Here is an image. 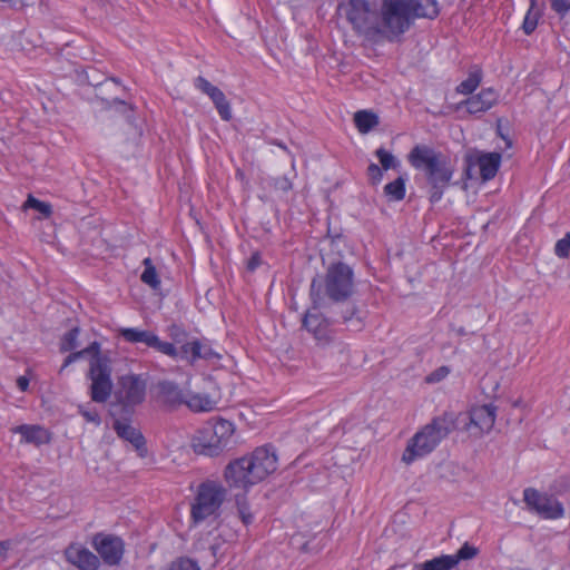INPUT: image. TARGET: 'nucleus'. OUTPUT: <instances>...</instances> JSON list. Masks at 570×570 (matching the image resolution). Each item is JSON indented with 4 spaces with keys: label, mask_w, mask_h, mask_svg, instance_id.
Here are the masks:
<instances>
[{
    "label": "nucleus",
    "mask_w": 570,
    "mask_h": 570,
    "mask_svg": "<svg viewBox=\"0 0 570 570\" xmlns=\"http://www.w3.org/2000/svg\"><path fill=\"white\" fill-rule=\"evenodd\" d=\"M353 292V269L345 263H333L324 276H316L312 279L309 295L313 309L331 308L334 314L333 321L342 322V324L352 323L356 330H360L362 327L360 309L355 303L350 301Z\"/></svg>",
    "instance_id": "1"
},
{
    "label": "nucleus",
    "mask_w": 570,
    "mask_h": 570,
    "mask_svg": "<svg viewBox=\"0 0 570 570\" xmlns=\"http://www.w3.org/2000/svg\"><path fill=\"white\" fill-rule=\"evenodd\" d=\"M277 470V455L271 445L256 448L249 455L230 461L224 470V479L230 489L247 492Z\"/></svg>",
    "instance_id": "2"
},
{
    "label": "nucleus",
    "mask_w": 570,
    "mask_h": 570,
    "mask_svg": "<svg viewBox=\"0 0 570 570\" xmlns=\"http://www.w3.org/2000/svg\"><path fill=\"white\" fill-rule=\"evenodd\" d=\"M407 161L413 168L424 173L430 187L431 204L439 203L454 174L449 157L428 145H415L407 155Z\"/></svg>",
    "instance_id": "3"
},
{
    "label": "nucleus",
    "mask_w": 570,
    "mask_h": 570,
    "mask_svg": "<svg viewBox=\"0 0 570 570\" xmlns=\"http://www.w3.org/2000/svg\"><path fill=\"white\" fill-rule=\"evenodd\" d=\"M71 354L75 361L89 356L90 397L94 402L105 403L112 390L110 352L101 351L100 343L94 341L80 351H71Z\"/></svg>",
    "instance_id": "4"
},
{
    "label": "nucleus",
    "mask_w": 570,
    "mask_h": 570,
    "mask_svg": "<svg viewBox=\"0 0 570 570\" xmlns=\"http://www.w3.org/2000/svg\"><path fill=\"white\" fill-rule=\"evenodd\" d=\"M234 431V424L228 420L208 422L194 436V451L198 454L216 456L227 448Z\"/></svg>",
    "instance_id": "5"
},
{
    "label": "nucleus",
    "mask_w": 570,
    "mask_h": 570,
    "mask_svg": "<svg viewBox=\"0 0 570 570\" xmlns=\"http://www.w3.org/2000/svg\"><path fill=\"white\" fill-rule=\"evenodd\" d=\"M413 22L405 0H382L379 11L380 38L394 41L404 35Z\"/></svg>",
    "instance_id": "6"
},
{
    "label": "nucleus",
    "mask_w": 570,
    "mask_h": 570,
    "mask_svg": "<svg viewBox=\"0 0 570 570\" xmlns=\"http://www.w3.org/2000/svg\"><path fill=\"white\" fill-rule=\"evenodd\" d=\"M338 9L344 11L346 20L357 35L370 40L380 38L379 11L368 0H347L346 3H341Z\"/></svg>",
    "instance_id": "7"
},
{
    "label": "nucleus",
    "mask_w": 570,
    "mask_h": 570,
    "mask_svg": "<svg viewBox=\"0 0 570 570\" xmlns=\"http://www.w3.org/2000/svg\"><path fill=\"white\" fill-rule=\"evenodd\" d=\"M146 396V382L136 374L121 376L119 389L115 393V401L110 404V415L132 416L135 407L144 402Z\"/></svg>",
    "instance_id": "8"
},
{
    "label": "nucleus",
    "mask_w": 570,
    "mask_h": 570,
    "mask_svg": "<svg viewBox=\"0 0 570 570\" xmlns=\"http://www.w3.org/2000/svg\"><path fill=\"white\" fill-rule=\"evenodd\" d=\"M227 490L213 480H206L198 485L195 501L191 504V519L200 523L209 517L217 515L226 499Z\"/></svg>",
    "instance_id": "9"
},
{
    "label": "nucleus",
    "mask_w": 570,
    "mask_h": 570,
    "mask_svg": "<svg viewBox=\"0 0 570 570\" xmlns=\"http://www.w3.org/2000/svg\"><path fill=\"white\" fill-rule=\"evenodd\" d=\"M330 317H326L317 309H309L305 313L302 320V326L313 335L316 344L321 347H326L336 342L335 332L332 328L334 314L328 308Z\"/></svg>",
    "instance_id": "10"
},
{
    "label": "nucleus",
    "mask_w": 570,
    "mask_h": 570,
    "mask_svg": "<svg viewBox=\"0 0 570 570\" xmlns=\"http://www.w3.org/2000/svg\"><path fill=\"white\" fill-rule=\"evenodd\" d=\"M523 501L530 510L544 519L557 520L564 517L563 504L552 494L541 493L533 488L523 491Z\"/></svg>",
    "instance_id": "11"
},
{
    "label": "nucleus",
    "mask_w": 570,
    "mask_h": 570,
    "mask_svg": "<svg viewBox=\"0 0 570 570\" xmlns=\"http://www.w3.org/2000/svg\"><path fill=\"white\" fill-rule=\"evenodd\" d=\"M91 546L97 551L105 564L109 567L120 564L125 553L124 540L116 535L105 532L94 534Z\"/></svg>",
    "instance_id": "12"
},
{
    "label": "nucleus",
    "mask_w": 570,
    "mask_h": 570,
    "mask_svg": "<svg viewBox=\"0 0 570 570\" xmlns=\"http://www.w3.org/2000/svg\"><path fill=\"white\" fill-rule=\"evenodd\" d=\"M460 421L464 422V428L476 429L480 433L490 432L494 425L497 416V406L492 403L476 405L468 414H459Z\"/></svg>",
    "instance_id": "13"
},
{
    "label": "nucleus",
    "mask_w": 570,
    "mask_h": 570,
    "mask_svg": "<svg viewBox=\"0 0 570 570\" xmlns=\"http://www.w3.org/2000/svg\"><path fill=\"white\" fill-rule=\"evenodd\" d=\"M112 417V429L117 436L129 442L140 456L147 452L146 439L142 433L131 425L132 416L110 415Z\"/></svg>",
    "instance_id": "14"
},
{
    "label": "nucleus",
    "mask_w": 570,
    "mask_h": 570,
    "mask_svg": "<svg viewBox=\"0 0 570 570\" xmlns=\"http://www.w3.org/2000/svg\"><path fill=\"white\" fill-rule=\"evenodd\" d=\"M465 168L464 173L468 179L472 178L471 169L474 166H479L480 176L482 180L488 181L495 177L500 163L501 155L498 153H488L482 154L478 157H474L470 154L465 156Z\"/></svg>",
    "instance_id": "15"
},
{
    "label": "nucleus",
    "mask_w": 570,
    "mask_h": 570,
    "mask_svg": "<svg viewBox=\"0 0 570 570\" xmlns=\"http://www.w3.org/2000/svg\"><path fill=\"white\" fill-rule=\"evenodd\" d=\"M460 415L454 412H444L439 416L432 419V421L424 426V430L429 432V436L435 446L440 444L452 431L458 429Z\"/></svg>",
    "instance_id": "16"
},
{
    "label": "nucleus",
    "mask_w": 570,
    "mask_h": 570,
    "mask_svg": "<svg viewBox=\"0 0 570 570\" xmlns=\"http://www.w3.org/2000/svg\"><path fill=\"white\" fill-rule=\"evenodd\" d=\"M460 415L454 412H444L439 416L432 419V421L424 426V430L429 432V436L435 446L440 444L452 431L458 429Z\"/></svg>",
    "instance_id": "17"
},
{
    "label": "nucleus",
    "mask_w": 570,
    "mask_h": 570,
    "mask_svg": "<svg viewBox=\"0 0 570 570\" xmlns=\"http://www.w3.org/2000/svg\"><path fill=\"white\" fill-rule=\"evenodd\" d=\"M195 86L212 99L218 111V115L223 120L229 121L232 119L230 104L227 100L225 94L218 87L212 85L203 76H198L195 79Z\"/></svg>",
    "instance_id": "18"
},
{
    "label": "nucleus",
    "mask_w": 570,
    "mask_h": 570,
    "mask_svg": "<svg viewBox=\"0 0 570 570\" xmlns=\"http://www.w3.org/2000/svg\"><path fill=\"white\" fill-rule=\"evenodd\" d=\"M499 101V94L493 88H483L479 94L470 96L458 105V109L465 107L470 115L483 114Z\"/></svg>",
    "instance_id": "19"
},
{
    "label": "nucleus",
    "mask_w": 570,
    "mask_h": 570,
    "mask_svg": "<svg viewBox=\"0 0 570 570\" xmlns=\"http://www.w3.org/2000/svg\"><path fill=\"white\" fill-rule=\"evenodd\" d=\"M432 440L429 436V432L424 428L416 432L407 443V446L402 455V461L410 464L419 458L431 453L436 446L435 443H431Z\"/></svg>",
    "instance_id": "20"
},
{
    "label": "nucleus",
    "mask_w": 570,
    "mask_h": 570,
    "mask_svg": "<svg viewBox=\"0 0 570 570\" xmlns=\"http://www.w3.org/2000/svg\"><path fill=\"white\" fill-rule=\"evenodd\" d=\"M157 401L168 410H175L186 401V392L173 381H159L156 385Z\"/></svg>",
    "instance_id": "21"
},
{
    "label": "nucleus",
    "mask_w": 570,
    "mask_h": 570,
    "mask_svg": "<svg viewBox=\"0 0 570 570\" xmlns=\"http://www.w3.org/2000/svg\"><path fill=\"white\" fill-rule=\"evenodd\" d=\"M65 553L67 560L79 570H98L100 567L99 557L87 548L70 546Z\"/></svg>",
    "instance_id": "22"
},
{
    "label": "nucleus",
    "mask_w": 570,
    "mask_h": 570,
    "mask_svg": "<svg viewBox=\"0 0 570 570\" xmlns=\"http://www.w3.org/2000/svg\"><path fill=\"white\" fill-rule=\"evenodd\" d=\"M409 13L414 23L415 19H434L439 16L438 0H405Z\"/></svg>",
    "instance_id": "23"
},
{
    "label": "nucleus",
    "mask_w": 570,
    "mask_h": 570,
    "mask_svg": "<svg viewBox=\"0 0 570 570\" xmlns=\"http://www.w3.org/2000/svg\"><path fill=\"white\" fill-rule=\"evenodd\" d=\"M12 431L21 435L22 442L37 446L48 444L51 440L48 430L40 425L21 424L16 426Z\"/></svg>",
    "instance_id": "24"
},
{
    "label": "nucleus",
    "mask_w": 570,
    "mask_h": 570,
    "mask_svg": "<svg viewBox=\"0 0 570 570\" xmlns=\"http://www.w3.org/2000/svg\"><path fill=\"white\" fill-rule=\"evenodd\" d=\"M199 348L200 340L194 338L189 341L187 338L183 344H178L176 346L177 356L175 360L185 361L186 363L194 365L199 360Z\"/></svg>",
    "instance_id": "25"
},
{
    "label": "nucleus",
    "mask_w": 570,
    "mask_h": 570,
    "mask_svg": "<svg viewBox=\"0 0 570 570\" xmlns=\"http://www.w3.org/2000/svg\"><path fill=\"white\" fill-rule=\"evenodd\" d=\"M120 336L129 343H142L146 346L150 347L153 344V341L156 336L155 333L147 331V330H139V328H121L120 330Z\"/></svg>",
    "instance_id": "26"
},
{
    "label": "nucleus",
    "mask_w": 570,
    "mask_h": 570,
    "mask_svg": "<svg viewBox=\"0 0 570 570\" xmlns=\"http://www.w3.org/2000/svg\"><path fill=\"white\" fill-rule=\"evenodd\" d=\"M354 122L362 134H367L379 125V116L373 111L360 110L354 114Z\"/></svg>",
    "instance_id": "27"
},
{
    "label": "nucleus",
    "mask_w": 570,
    "mask_h": 570,
    "mask_svg": "<svg viewBox=\"0 0 570 570\" xmlns=\"http://www.w3.org/2000/svg\"><path fill=\"white\" fill-rule=\"evenodd\" d=\"M194 412H209L214 410L215 402L204 394L189 395L186 393V401L184 402Z\"/></svg>",
    "instance_id": "28"
},
{
    "label": "nucleus",
    "mask_w": 570,
    "mask_h": 570,
    "mask_svg": "<svg viewBox=\"0 0 570 570\" xmlns=\"http://www.w3.org/2000/svg\"><path fill=\"white\" fill-rule=\"evenodd\" d=\"M482 81V70L479 67H473L465 80H463L458 87L456 92L461 95H472L474 90L480 86Z\"/></svg>",
    "instance_id": "29"
},
{
    "label": "nucleus",
    "mask_w": 570,
    "mask_h": 570,
    "mask_svg": "<svg viewBox=\"0 0 570 570\" xmlns=\"http://www.w3.org/2000/svg\"><path fill=\"white\" fill-rule=\"evenodd\" d=\"M405 183L406 179L400 176L384 186V195L389 202H400L404 199L406 191Z\"/></svg>",
    "instance_id": "30"
},
{
    "label": "nucleus",
    "mask_w": 570,
    "mask_h": 570,
    "mask_svg": "<svg viewBox=\"0 0 570 570\" xmlns=\"http://www.w3.org/2000/svg\"><path fill=\"white\" fill-rule=\"evenodd\" d=\"M142 264L145 268L140 275L141 282L150 286L153 289H158L160 287V278L158 276L156 267L153 264L151 258H145Z\"/></svg>",
    "instance_id": "31"
},
{
    "label": "nucleus",
    "mask_w": 570,
    "mask_h": 570,
    "mask_svg": "<svg viewBox=\"0 0 570 570\" xmlns=\"http://www.w3.org/2000/svg\"><path fill=\"white\" fill-rule=\"evenodd\" d=\"M80 327L73 326L68 332H66L59 342V351L61 353L71 352L76 350L79 345L78 338L80 335Z\"/></svg>",
    "instance_id": "32"
},
{
    "label": "nucleus",
    "mask_w": 570,
    "mask_h": 570,
    "mask_svg": "<svg viewBox=\"0 0 570 570\" xmlns=\"http://www.w3.org/2000/svg\"><path fill=\"white\" fill-rule=\"evenodd\" d=\"M455 567V561L450 554H442L423 562V570H451Z\"/></svg>",
    "instance_id": "33"
},
{
    "label": "nucleus",
    "mask_w": 570,
    "mask_h": 570,
    "mask_svg": "<svg viewBox=\"0 0 570 570\" xmlns=\"http://www.w3.org/2000/svg\"><path fill=\"white\" fill-rule=\"evenodd\" d=\"M375 156L377 157L383 170L396 169L400 166V161L383 147L375 150Z\"/></svg>",
    "instance_id": "34"
},
{
    "label": "nucleus",
    "mask_w": 570,
    "mask_h": 570,
    "mask_svg": "<svg viewBox=\"0 0 570 570\" xmlns=\"http://www.w3.org/2000/svg\"><path fill=\"white\" fill-rule=\"evenodd\" d=\"M23 207L36 209L46 218L52 214V206L49 203L41 202L32 195L28 196Z\"/></svg>",
    "instance_id": "35"
},
{
    "label": "nucleus",
    "mask_w": 570,
    "mask_h": 570,
    "mask_svg": "<svg viewBox=\"0 0 570 570\" xmlns=\"http://www.w3.org/2000/svg\"><path fill=\"white\" fill-rule=\"evenodd\" d=\"M235 498H236V505H237V511H238L239 518L242 519V521L245 525L250 524L253 522L254 518H253V514L250 513L249 507L246 502L245 493L242 495L236 494Z\"/></svg>",
    "instance_id": "36"
},
{
    "label": "nucleus",
    "mask_w": 570,
    "mask_h": 570,
    "mask_svg": "<svg viewBox=\"0 0 570 570\" xmlns=\"http://www.w3.org/2000/svg\"><path fill=\"white\" fill-rule=\"evenodd\" d=\"M150 347L171 357L173 360L177 356L175 343L161 341L157 335L155 336Z\"/></svg>",
    "instance_id": "37"
},
{
    "label": "nucleus",
    "mask_w": 570,
    "mask_h": 570,
    "mask_svg": "<svg viewBox=\"0 0 570 570\" xmlns=\"http://www.w3.org/2000/svg\"><path fill=\"white\" fill-rule=\"evenodd\" d=\"M167 334L176 346L178 344H183L184 341L187 340L189 336V334L183 326L175 323L167 327Z\"/></svg>",
    "instance_id": "38"
},
{
    "label": "nucleus",
    "mask_w": 570,
    "mask_h": 570,
    "mask_svg": "<svg viewBox=\"0 0 570 570\" xmlns=\"http://www.w3.org/2000/svg\"><path fill=\"white\" fill-rule=\"evenodd\" d=\"M478 554V549L468 542H465L455 554H450L453 561H455V566L461 560H470L473 559Z\"/></svg>",
    "instance_id": "39"
},
{
    "label": "nucleus",
    "mask_w": 570,
    "mask_h": 570,
    "mask_svg": "<svg viewBox=\"0 0 570 570\" xmlns=\"http://www.w3.org/2000/svg\"><path fill=\"white\" fill-rule=\"evenodd\" d=\"M167 570H200V568L196 561L186 557H180L174 560Z\"/></svg>",
    "instance_id": "40"
},
{
    "label": "nucleus",
    "mask_w": 570,
    "mask_h": 570,
    "mask_svg": "<svg viewBox=\"0 0 570 570\" xmlns=\"http://www.w3.org/2000/svg\"><path fill=\"white\" fill-rule=\"evenodd\" d=\"M383 169L374 163H371L367 167L366 174L368 183L372 186H377L383 179Z\"/></svg>",
    "instance_id": "41"
},
{
    "label": "nucleus",
    "mask_w": 570,
    "mask_h": 570,
    "mask_svg": "<svg viewBox=\"0 0 570 570\" xmlns=\"http://www.w3.org/2000/svg\"><path fill=\"white\" fill-rule=\"evenodd\" d=\"M554 253L560 258H567L570 254V233L559 239L554 247Z\"/></svg>",
    "instance_id": "42"
},
{
    "label": "nucleus",
    "mask_w": 570,
    "mask_h": 570,
    "mask_svg": "<svg viewBox=\"0 0 570 570\" xmlns=\"http://www.w3.org/2000/svg\"><path fill=\"white\" fill-rule=\"evenodd\" d=\"M449 373L450 368L448 366H440L425 377V382L430 384L439 383L444 380Z\"/></svg>",
    "instance_id": "43"
},
{
    "label": "nucleus",
    "mask_w": 570,
    "mask_h": 570,
    "mask_svg": "<svg viewBox=\"0 0 570 570\" xmlns=\"http://www.w3.org/2000/svg\"><path fill=\"white\" fill-rule=\"evenodd\" d=\"M220 355L215 352L210 345L200 341L199 360L214 361L219 360Z\"/></svg>",
    "instance_id": "44"
},
{
    "label": "nucleus",
    "mask_w": 570,
    "mask_h": 570,
    "mask_svg": "<svg viewBox=\"0 0 570 570\" xmlns=\"http://www.w3.org/2000/svg\"><path fill=\"white\" fill-rule=\"evenodd\" d=\"M551 9L556 11L560 18H564V16L570 10V1L569 0H550Z\"/></svg>",
    "instance_id": "45"
},
{
    "label": "nucleus",
    "mask_w": 570,
    "mask_h": 570,
    "mask_svg": "<svg viewBox=\"0 0 570 570\" xmlns=\"http://www.w3.org/2000/svg\"><path fill=\"white\" fill-rule=\"evenodd\" d=\"M537 24H538L537 18L531 17V11L529 10V12L527 13V16L524 18L523 24H522V29H523L524 33L531 35L535 30Z\"/></svg>",
    "instance_id": "46"
},
{
    "label": "nucleus",
    "mask_w": 570,
    "mask_h": 570,
    "mask_svg": "<svg viewBox=\"0 0 570 570\" xmlns=\"http://www.w3.org/2000/svg\"><path fill=\"white\" fill-rule=\"evenodd\" d=\"M273 186L275 189L284 193L289 191L293 187L292 181L285 176L275 178Z\"/></svg>",
    "instance_id": "47"
},
{
    "label": "nucleus",
    "mask_w": 570,
    "mask_h": 570,
    "mask_svg": "<svg viewBox=\"0 0 570 570\" xmlns=\"http://www.w3.org/2000/svg\"><path fill=\"white\" fill-rule=\"evenodd\" d=\"M79 412L80 414L86 419V421L88 422H92L95 424H100V416L98 414V412L96 410H90V411H87V410H83L82 406H79Z\"/></svg>",
    "instance_id": "48"
},
{
    "label": "nucleus",
    "mask_w": 570,
    "mask_h": 570,
    "mask_svg": "<svg viewBox=\"0 0 570 570\" xmlns=\"http://www.w3.org/2000/svg\"><path fill=\"white\" fill-rule=\"evenodd\" d=\"M261 264H262L261 255H259V253L256 252V253L252 254V256L249 257V259L247 262V269L249 272H254Z\"/></svg>",
    "instance_id": "49"
},
{
    "label": "nucleus",
    "mask_w": 570,
    "mask_h": 570,
    "mask_svg": "<svg viewBox=\"0 0 570 570\" xmlns=\"http://www.w3.org/2000/svg\"><path fill=\"white\" fill-rule=\"evenodd\" d=\"M17 386L19 387L20 391L24 392L28 390L29 387V379L26 377V376H19L17 379Z\"/></svg>",
    "instance_id": "50"
},
{
    "label": "nucleus",
    "mask_w": 570,
    "mask_h": 570,
    "mask_svg": "<svg viewBox=\"0 0 570 570\" xmlns=\"http://www.w3.org/2000/svg\"><path fill=\"white\" fill-rule=\"evenodd\" d=\"M112 102H114L115 105H118V106L121 108V110H122L124 112H126V110H130V109H131V108L126 104V101H125V100H121V99L115 98V99L112 100Z\"/></svg>",
    "instance_id": "51"
},
{
    "label": "nucleus",
    "mask_w": 570,
    "mask_h": 570,
    "mask_svg": "<svg viewBox=\"0 0 570 570\" xmlns=\"http://www.w3.org/2000/svg\"><path fill=\"white\" fill-rule=\"evenodd\" d=\"M75 361V358L72 357V354L70 353L65 360H63V363L61 365V368H60V373L66 368L68 367L70 364H72Z\"/></svg>",
    "instance_id": "52"
},
{
    "label": "nucleus",
    "mask_w": 570,
    "mask_h": 570,
    "mask_svg": "<svg viewBox=\"0 0 570 570\" xmlns=\"http://www.w3.org/2000/svg\"><path fill=\"white\" fill-rule=\"evenodd\" d=\"M558 483L560 484V487L562 489H568L570 488V478L569 476H561L559 480H558Z\"/></svg>",
    "instance_id": "53"
},
{
    "label": "nucleus",
    "mask_w": 570,
    "mask_h": 570,
    "mask_svg": "<svg viewBox=\"0 0 570 570\" xmlns=\"http://www.w3.org/2000/svg\"><path fill=\"white\" fill-rule=\"evenodd\" d=\"M9 542L8 541H0V557L4 556L9 549Z\"/></svg>",
    "instance_id": "54"
},
{
    "label": "nucleus",
    "mask_w": 570,
    "mask_h": 570,
    "mask_svg": "<svg viewBox=\"0 0 570 570\" xmlns=\"http://www.w3.org/2000/svg\"><path fill=\"white\" fill-rule=\"evenodd\" d=\"M498 135L507 141L508 147H511V141L503 135V131H501L500 125H498L497 128Z\"/></svg>",
    "instance_id": "55"
},
{
    "label": "nucleus",
    "mask_w": 570,
    "mask_h": 570,
    "mask_svg": "<svg viewBox=\"0 0 570 570\" xmlns=\"http://www.w3.org/2000/svg\"><path fill=\"white\" fill-rule=\"evenodd\" d=\"M455 332H456V334H458L459 336H464V335H466V331H465V328H464V327H459V328H456V330H455Z\"/></svg>",
    "instance_id": "56"
},
{
    "label": "nucleus",
    "mask_w": 570,
    "mask_h": 570,
    "mask_svg": "<svg viewBox=\"0 0 570 570\" xmlns=\"http://www.w3.org/2000/svg\"><path fill=\"white\" fill-rule=\"evenodd\" d=\"M413 570H423V563L414 564Z\"/></svg>",
    "instance_id": "57"
},
{
    "label": "nucleus",
    "mask_w": 570,
    "mask_h": 570,
    "mask_svg": "<svg viewBox=\"0 0 570 570\" xmlns=\"http://www.w3.org/2000/svg\"><path fill=\"white\" fill-rule=\"evenodd\" d=\"M534 1H535V0H531V2H532V6L534 4Z\"/></svg>",
    "instance_id": "58"
}]
</instances>
